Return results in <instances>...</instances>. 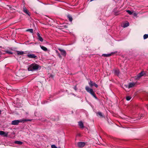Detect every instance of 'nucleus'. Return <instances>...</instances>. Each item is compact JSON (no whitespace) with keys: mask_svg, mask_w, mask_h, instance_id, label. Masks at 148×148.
Returning <instances> with one entry per match:
<instances>
[{"mask_svg":"<svg viewBox=\"0 0 148 148\" xmlns=\"http://www.w3.org/2000/svg\"><path fill=\"white\" fill-rule=\"evenodd\" d=\"M97 116H99L102 117H104V116L103 115L102 113L100 112H98L97 113Z\"/></svg>","mask_w":148,"mask_h":148,"instance_id":"13","label":"nucleus"},{"mask_svg":"<svg viewBox=\"0 0 148 148\" xmlns=\"http://www.w3.org/2000/svg\"><path fill=\"white\" fill-rule=\"evenodd\" d=\"M79 125L80 127L82 128L84 127V124L83 122L81 121H80L78 122Z\"/></svg>","mask_w":148,"mask_h":148,"instance_id":"14","label":"nucleus"},{"mask_svg":"<svg viewBox=\"0 0 148 148\" xmlns=\"http://www.w3.org/2000/svg\"><path fill=\"white\" fill-rule=\"evenodd\" d=\"M0 48H1V47H1V46H0Z\"/></svg>","mask_w":148,"mask_h":148,"instance_id":"34","label":"nucleus"},{"mask_svg":"<svg viewBox=\"0 0 148 148\" xmlns=\"http://www.w3.org/2000/svg\"><path fill=\"white\" fill-rule=\"evenodd\" d=\"M17 53L18 55H22L24 53V52L23 51H17Z\"/></svg>","mask_w":148,"mask_h":148,"instance_id":"18","label":"nucleus"},{"mask_svg":"<svg viewBox=\"0 0 148 148\" xmlns=\"http://www.w3.org/2000/svg\"><path fill=\"white\" fill-rule=\"evenodd\" d=\"M85 89L95 99H98L92 89L90 88L88 86H86Z\"/></svg>","mask_w":148,"mask_h":148,"instance_id":"3","label":"nucleus"},{"mask_svg":"<svg viewBox=\"0 0 148 148\" xmlns=\"http://www.w3.org/2000/svg\"><path fill=\"white\" fill-rule=\"evenodd\" d=\"M58 148H61L60 147H59Z\"/></svg>","mask_w":148,"mask_h":148,"instance_id":"35","label":"nucleus"},{"mask_svg":"<svg viewBox=\"0 0 148 148\" xmlns=\"http://www.w3.org/2000/svg\"><path fill=\"white\" fill-rule=\"evenodd\" d=\"M32 120L28 119H25L23 120H15L14 121H12L11 123V124L14 125H17L20 122H22L24 121H31Z\"/></svg>","mask_w":148,"mask_h":148,"instance_id":"2","label":"nucleus"},{"mask_svg":"<svg viewBox=\"0 0 148 148\" xmlns=\"http://www.w3.org/2000/svg\"><path fill=\"white\" fill-rule=\"evenodd\" d=\"M8 132H5L3 131H0V135L3 136L4 137H7Z\"/></svg>","mask_w":148,"mask_h":148,"instance_id":"8","label":"nucleus"},{"mask_svg":"<svg viewBox=\"0 0 148 148\" xmlns=\"http://www.w3.org/2000/svg\"><path fill=\"white\" fill-rule=\"evenodd\" d=\"M5 53L10 54H12L13 53L12 52L8 50L6 51Z\"/></svg>","mask_w":148,"mask_h":148,"instance_id":"24","label":"nucleus"},{"mask_svg":"<svg viewBox=\"0 0 148 148\" xmlns=\"http://www.w3.org/2000/svg\"><path fill=\"white\" fill-rule=\"evenodd\" d=\"M93 86H94L96 88H97L98 86V85L96 84L95 83H94L93 84Z\"/></svg>","mask_w":148,"mask_h":148,"instance_id":"28","label":"nucleus"},{"mask_svg":"<svg viewBox=\"0 0 148 148\" xmlns=\"http://www.w3.org/2000/svg\"><path fill=\"white\" fill-rule=\"evenodd\" d=\"M26 31L30 32L31 33H33V30L32 29H28L26 30Z\"/></svg>","mask_w":148,"mask_h":148,"instance_id":"20","label":"nucleus"},{"mask_svg":"<svg viewBox=\"0 0 148 148\" xmlns=\"http://www.w3.org/2000/svg\"><path fill=\"white\" fill-rule=\"evenodd\" d=\"M58 50L60 51L62 55L64 57L66 56V53L65 50L62 49L60 48H58Z\"/></svg>","mask_w":148,"mask_h":148,"instance_id":"9","label":"nucleus"},{"mask_svg":"<svg viewBox=\"0 0 148 148\" xmlns=\"http://www.w3.org/2000/svg\"><path fill=\"white\" fill-rule=\"evenodd\" d=\"M73 88L75 91H76L77 89L76 86H75Z\"/></svg>","mask_w":148,"mask_h":148,"instance_id":"30","label":"nucleus"},{"mask_svg":"<svg viewBox=\"0 0 148 148\" xmlns=\"http://www.w3.org/2000/svg\"><path fill=\"white\" fill-rule=\"evenodd\" d=\"M114 73L117 75H118L119 73V70H116L114 71Z\"/></svg>","mask_w":148,"mask_h":148,"instance_id":"22","label":"nucleus"},{"mask_svg":"<svg viewBox=\"0 0 148 148\" xmlns=\"http://www.w3.org/2000/svg\"><path fill=\"white\" fill-rule=\"evenodd\" d=\"M56 53H57L58 54L59 53L58 52V51L57 50L56 51Z\"/></svg>","mask_w":148,"mask_h":148,"instance_id":"32","label":"nucleus"},{"mask_svg":"<svg viewBox=\"0 0 148 148\" xmlns=\"http://www.w3.org/2000/svg\"><path fill=\"white\" fill-rule=\"evenodd\" d=\"M148 38V35L147 34H145L143 36V38L144 39H145Z\"/></svg>","mask_w":148,"mask_h":148,"instance_id":"26","label":"nucleus"},{"mask_svg":"<svg viewBox=\"0 0 148 148\" xmlns=\"http://www.w3.org/2000/svg\"><path fill=\"white\" fill-rule=\"evenodd\" d=\"M67 17L69 19V20L71 22L72 21L73 18L72 16L69 14L67 16Z\"/></svg>","mask_w":148,"mask_h":148,"instance_id":"16","label":"nucleus"},{"mask_svg":"<svg viewBox=\"0 0 148 148\" xmlns=\"http://www.w3.org/2000/svg\"><path fill=\"white\" fill-rule=\"evenodd\" d=\"M131 98V97L130 96H127L126 97V100L127 101L130 100Z\"/></svg>","mask_w":148,"mask_h":148,"instance_id":"21","label":"nucleus"},{"mask_svg":"<svg viewBox=\"0 0 148 148\" xmlns=\"http://www.w3.org/2000/svg\"><path fill=\"white\" fill-rule=\"evenodd\" d=\"M117 52V51H115L114 52H112L110 53H109L108 54H103V56L105 57H108L110 56L111 55L113 54H114L116 53Z\"/></svg>","mask_w":148,"mask_h":148,"instance_id":"11","label":"nucleus"},{"mask_svg":"<svg viewBox=\"0 0 148 148\" xmlns=\"http://www.w3.org/2000/svg\"><path fill=\"white\" fill-rule=\"evenodd\" d=\"M86 144L84 142H79L77 143L78 146L79 147H84Z\"/></svg>","mask_w":148,"mask_h":148,"instance_id":"6","label":"nucleus"},{"mask_svg":"<svg viewBox=\"0 0 148 148\" xmlns=\"http://www.w3.org/2000/svg\"><path fill=\"white\" fill-rule=\"evenodd\" d=\"M37 35L38 37V40L41 42H43V40L42 38L40 36V34L38 32L37 33Z\"/></svg>","mask_w":148,"mask_h":148,"instance_id":"10","label":"nucleus"},{"mask_svg":"<svg viewBox=\"0 0 148 148\" xmlns=\"http://www.w3.org/2000/svg\"><path fill=\"white\" fill-rule=\"evenodd\" d=\"M23 11L27 15L29 16H30V14L29 11L26 8L25 6H24L23 7Z\"/></svg>","mask_w":148,"mask_h":148,"instance_id":"4","label":"nucleus"},{"mask_svg":"<svg viewBox=\"0 0 148 148\" xmlns=\"http://www.w3.org/2000/svg\"><path fill=\"white\" fill-rule=\"evenodd\" d=\"M114 12L115 15L116 16H117V15H118L119 14H118L119 12H115L114 11Z\"/></svg>","mask_w":148,"mask_h":148,"instance_id":"29","label":"nucleus"},{"mask_svg":"<svg viewBox=\"0 0 148 148\" xmlns=\"http://www.w3.org/2000/svg\"><path fill=\"white\" fill-rule=\"evenodd\" d=\"M93 83L92 82V81H90V82H89V85L90 86H93Z\"/></svg>","mask_w":148,"mask_h":148,"instance_id":"25","label":"nucleus"},{"mask_svg":"<svg viewBox=\"0 0 148 148\" xmlns=\"http://www.w3.org/2000/svg\"><path fill=\"white\" fill-rule=\"evenodd\" d=\"M52 148H57V147L55 145H51Z\"/></svg>","mask_w":148,"mask_h":148,"instance_id":"27","label":"nucleus"},{"mask_svg":"<svg viewBox=\"0 0 148 148\" xmlns=\"http://www.w3.org/2000/svg\"><path fill=\"white\" fill-rule=\"evenodd\" d=\"M129 23L128 22L126 23L123 24L122 27H126L129 26Z\"/></svg>","mask_w":148,"mask_h":148,"instance_id":"15","label":"nucleus"},{"mask_svg":"<svg viewBox=\"0 0 148 148\" xmlns=\"http://www.w3.org/2000/svg\"><path fill=\"white\" fill-rule=\"evenodd\" d=\"M40 47L44 51H46L47 50V48L44 46L40 45Z\"/></svg>","mask_w":148,"mask_h":148,"instance_id":"17","label":"nucleus"},{"mask_svg":"<svg viewBox=\"0 0 148 148\" xmlns=\"http://www.w3.org/2000/svg\"><path fill=\"white\" fill-rule=\"evenodd\" d=\"M145 74V73L143 71H142L136 76V79H139L143 76Z\"/></svg>","mask_w":148,"mask_h":148,"instance_id":"5","label":"nucleus"},{"mask_svg":"<svg viewBox=\"0 0 148 148\" xmlns=\"http://www.w3.org/2000/svg\"><path fill=\"white\" fill-rule=\"evenodd\" d=\"M41 68L40 65L34 63L28 66L27 69L29 71H34L40 70Z\"/></svg>","mask_w":148,"mask_h":148,"instance_id":"1","label":"nucleus"},{"mask_svg":"<svg viewBox=\"0 0 148 148\" xmlns=\"http://www.w3.org/2000/svg\"><path fill=\"white\" fill-rule=\"evenodd\" d=\"M135 85V84L134 83H129V85H126V87L129 88L133 87Z\"/></svg>","mask_w":148,"mask_h":148,"instance_id":"12","label":"nucleus"},{"mask_svg":"<svg viewBox=\"0 0 148 148\" xmlns=\"http://www.w3.org/2000/svg\"><path fill=\"white\" fill-rule=\"evenodd\" d=\"M15 143L19 144V145H21L23 143V142L19 141H16L14 142Z\"/></svg>","mask_w":148,"mask_h":148,"instance_id":"19","label":"nucleus"},{"mask_svg":"<svg viewBox=\"0 0 148 148\" xmlns=\"http://www.w3.org/2000/svg\"><path fill=\"white\" fill-rule=\"evenodd\" d=\"M27 56L31 58L37 59V57L34 54H28Z\"/></svg>","mask_w":148,"mask_h":148,"instance_id":"7","label":"nucleus"},{"mask_svg":"<svg viewBox=\"0 0 148 148\" xmlns=\"http://www.w3.org/2000/svg\"><path fill=\"white\" fill-rule=\"evenodd\" d=\"M58 55L60 58H61L62 57L60 53H59Z\"/></svg>","mask_w":148,"mask_h":148,"instance_id":"31","label":"nucleus"},{"mask_svg":"<svg viewBox=\"0 0 148 148\" xmlns=\"http://www.w3.org/2000/svg\"><path fill=\"white\" fill-rule=\"evenodd\" d=\"M126 12L130 15H131L132 14V12L130 10H126Z\"/></svg>","mask_w":148,"mask_h":148,"instance_id":"23","label":"nucleus"},{"mask_svg":"<svg viewBox=\"0 0 148 148\" xmlns=\"http://www.w3.org/2000/svg\"><path fill=\"white\" fill-rule=\"evenodd\" d=\"M1 110H0V114H1Z\"/></svg>","mask_w":148,"mask_h":148,"instance_id":"33","label":"nucleus"}]
</instances>
